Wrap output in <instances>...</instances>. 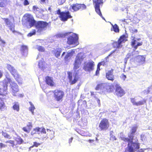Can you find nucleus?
<instances>
[{"mask_svg":"<svg viewBox=\"0 0 152 152\" xmlns=\"http://www.w3.org/2000/svg\"><path fill=\"white\" fill-rule=\"evenodd\" d=\"M56 14L59 15L60 20L62 21H66L69 19L72 18L70 12L68 11L61 12L60 9L56 11Z\"/></svg>","mask_w":152,"mask_h":152,"instance_id":"obj_1","label":"nucleus"},{"mask_svg":"<svg viewBox=\"0 0 152 152\" xmlns=\"http://www.w3.org/2000/svg\"><path fill=\"white\" fill-rule=\"evenodd\" d=\"M50 22L47 23L43 21H37L35 24V27L37 29V32L41 33L43 30H45L50 25Z\"/></svg>","mask_w":152,"mask_h":152,"instance_id":"obj_2","label":"nucleus"},{"mask_svg":"<svg viewBox=\"0 0 152 152\" xmlns=\"http://www.w3.org/2000/svg\"><path fill=\"white\" fill-rule=\"evenodd\" d=\"M83 58V56L81 53H79L77 55L73 64V69L74 70H76L80 67Z\"/></svg>","mask_w":152,"mask_h":152,"instance_id":"obj_3","label":"nucleus"},{"mask_svg":"<svg viewBox=\"0 0 152 152\" xmlns=\"http://www.w3.org/2000/svg\"><path fill=\"white\" fill-rule=\"evenodd\" d=\"M47 132L46 131L44 127L42 128L41 133L42 134H45V135L42 136V138L43 139H47L50 138L51 139L53 137L54 132L49 129H47Z\"/></svg>","mask_w":152,"mask_h":152,"instance_id":"obj_4","label":"nucleus"},{"mask_svg":"<svg viewBox=\"0 0 152 152\" xmlns=\"http://www.w3.org/2000/svg\"><path fill=\"white\" fill-rule=\"evenodd\" d=\"M78 37L77 35L73 33L72 35L69 36L67 38V43L69 45L76 44L77 45L78 43Z\"/></svg>","mask_w":152,"mask_h":152,"instance_id":"obj_5","label":"nucleus"},{"mask_svg":"<svg viewBox=\"0 0 152 152\" xmlns=\"http://www.w3.org/2000/svg\"><path fill=\"white\" fill-rule=\"evenodd\" d=\"M86 8V6L85 4L77 3L72 4L70 7V9L72 10L73 12H77L79 10H82Z\"/></svg>","mask_w":152,"mask_h":152,"instance_id":"obj_6","label":"nucleus"},{"mask_svg":"<svg viewBox=\"0 0 152 152\" xmlns=\"http://www.w3.org/2000/svg\"><path fill=\"white\" fill-rule=\"evenodd\" d=\"M54 96L56 101H61L64 96V92L62 91L59 89H56L53 91Z\"/></svg>","mask_w":152,"mask_h":152,"instance_id":"obj_7","label":"nucleus"},{"mask_svg":"<svg viewBox=\"0 0 152 152\" xmlns=\"http://www.w3.org/2000/svg\"><path fill=\"white\" fill-rule=\"evenodd\" d=\"M7 68L16 80L17 81H18L20 79V76L14 67L10 64H7Z\"/></svg>","mask_w":152,"mask_h":152,"instance_id":"obj_8","label":"nucleus"},{"mask_svg":"<svg viewBox=\"0 0 152 152\" xmlns=\"http://www.w3.org/2000/svg\"><path fill=\"white\" fill-rule=\"evenodd\" d=\"M132 39L131 42V45L132 47L133 48L134 50H135L138 48V47L141 46L142 44V42H137V41L140 39V38L135 39L134 37L132 36Z\"/></svg>","mask_w":152,"mask_h":152,"instance_id":"obj_9","label":"nucleus"},{"mask_svg":"<svg viewBox=\"0 0 152 152\" xmlns=\"http://www.w3.org/2000/svg\"><path fill=\"white\" fill-rule=\"evenodd\" d=\"M115 93L117 96L121 97L125 94V92L118 84H116L115 85Z\"/></svg>","mask_w":152,"mask_h":152,"instance_id":"obj_10","label":"nucleus"},{"mask_svg":"<svg viewBox=\"0 0 152 152\" xmlns=\"http://www.w3.org/2000/svg\"><path fill=\"white\" fill-rule=\"evenodd\" d=\"M26 17V21L29 23V25L30 27H32L34 25L35 26L37 23L32 15L28 14Z\"/></svg>","mask_w":152,"mask_h":152,"instance_id":"obj_11","label":"nucleus"},{"mask_svg":"<svg viewBox=\"0 0 152 152\" xmlns=\"http://www.w3.org/2000/svg\"><path fill=\"white\" fill-rule=\"evenodd\" d=\"M67 73L68 74V77L69 80V82L70 84L72 85L75 83L78 80L79 78L78 76H77V77H76V75L77 73H76L75 76H74V79L73 80H72V72H68Z\"/></svg>","mask_w":152,"mask_h":152,"instance_id":"obj_12","label":"nucleus"},{"mask_svg":"<svg viewBox=\"0 0 152 152\" xmlns=\"http://www.w3.org/2000/svg\"><path fill=\"white\" fill-rule=\"evenodd\" d=\"M94 62H89L85 63L83 69L86 71H90L94 69Z\"/></svg>","mask_w":152,"mask_h":152,"instance_id":"obj_13","label":"nucleus"},{"mask_svg":"<svg viewBox=\"0 0 152 152\" xmlns=\"http://www.w3.org/2000/svg\"><path fill=\"white\" fill-rule=\"evenodd\" d=\"M113 69H111L106 73V77L108 80L113 81L115 79L114 76L113 75Z\"/></svg>","mask_w":152,"mask_h":152,"instance_id":"obj_14","label":"nucleus"},{"mask_svg":"<svg viewBox=\"0 0 152 152\" xmlns=\"http://www.w3.org/2000/svg\"><path fill=\"white\" fill-rule=\"evenodd\" d=\"M103 3L102 0H96V11L98 15L100 16L103 18H104L103 17L101 13L99 8V4Z\"/></svg>","mask_w":152,"mask_h":152,"instance_id":"obj_15","label":"nucleus"},{"mask_svg":"<svg viewBox=\"0 0 152 152\" xmlns=\"http://www.w3.org/2000/svg\"><path fill=\"white\" fill-rule=\"evenodd\" d=\"M78 108L80 110H84L87 106V102L86 100H80L78 102Z\"/></svg>","mask_w":152,"mask_h":152,"instance_id":"obj_16","label":"nucleus"},{"mask_svg":"<svg viewBox=\"0 0 152 152\" xmlns=\"http://www.w3.org/2000/svg\"><path fill=\"white\" fill-rule=\"evenodd\" d=\"M62 52V49L60 48H54L52 51V53L56 58H58L60 56Z\"/></svg>","mask_w":152,"mask_h":152,"instance_id":"obj_17","label":"nucleus"},{"mask_svg":"<svg viewBox=\"0 0 152 152\" xmlns=\"http://www.w3.org/2000/svg\"><path fill=\"white\" fill-rule=\"evenodd\" d=\"M114 86L113 85H109L105 84L104 91H105L108 93H110L113 91Z\"/></svg>","mask_w":152,"mask_h":152,"instance_id":"obj_18","label":"nucleus"},{"mask_svg":"<svg viewBox=\"0 0 152 152\" xmlns=\"http://www.w3.org/2000/svg\"><path fill=\"white\" fill-rule=\"evenodd\" d=\"M45 82L48 85L51 86H54V82L53 80L52 77L48 76L45 77Z\"/></svg>","mask_w":152,"mask_h":152,"instance_id":"obj_19","label":"nucleus"},{"mask_svg":"<svg viewBox=\"0 0 152 152\" xmlns=\"http://www.w3.org/2000/svg\"><path fill=\"white\" fill-rule=\"evenodd\" d=\"M32 127V125L31 123L29 122L28 124L27 125L26 127H24L22 128L23 130L27 133L30 132Z\"/></svg>","mask_w":152,"mask_h":152,"instance_id":"obj_20","label":"nucleus"},{"mask_svg":"<svg viewBox=\"0 0 152 152\" xmlns=\"http://www.w3.org/2000/svg\"><path fill=\"white\" fill-rule=\"evenodd\" d=\"M11 87L14 93H16L18 91V86L16 83H12L11 85Z\"/></svg>","mask_w":152,"mask_h":152,"instance_id":"obj_21","label":"nucleus"},{"mask_svg":"<svg viewBox=\"0 0 152 152\" xmlns=\"http://www.w3.org/2000/svg\"><path fill=\"white\" fill-rule=\"evenodd\" d=\"M105 84L101 83L98 84L96 87V90L101 91L102 92L104 91Z\"/></svg>","mask_w":152,"mask_h":152,"instance_id":"obj_22","label":"nucleus"},{"mask_svg":"<svg viewBox=\"0 0 152 152\" xmlns=\"http://www.w3.org/2000/svg\"><path fill=\"white\" fill-rule=\"evenodd\" d=\"M105 64V62L104 61H102L99 62L97 65V68L96 71V75H98L99 74V71L100 70V66L101 65L104 66Z\"/></svg>","mask_w":152,"mask_h":152,"instance_id":"obj_23","label":"nucleus"},{"mask_svg":"<svg viewBox=\"0 0 152 152\" xmlns=\"http://www.w3.org/2000/svg\"><path fill=\"white\" fill-rule=\"evenodd\" d=\"M127 37H126L125 34L122 35L120 37L118 41L121 44L122 43H124L127 40Z\"/></svg>","mask_w":152,"mask_h":152,"instance_id":"obj_24","label":"nucleus"},{"mask_svg":"<svg viewBox=\"0 0 152 152\" xmlns=\"http://www.w3.org/2000/svg\"><path fill=\"white\" fill-rule=\"evenodd\" d=\"M6 107L4 102V99L0 97V110H3L4 109H6Z\"/></svg>","mask_w":152,"mask_h":152,"instance_id":"obj_25","label":"nucleus"},{"mask_svg":"<svg viewBox=\"0 0 152 152\" xmlns=\"http://www.w3.org/2000/svg\"><path fill=\"white\" fill-rule=\"evenodd\" d=\"M145 57L143 56H138L137 58L138 62L141 64H143L145 63Z\"/></svg>","mask_w":152,"mask_h":152,"instance_id":"obj_26","label":"nucleus"},{"mask_svg":"<svg viewBox=\"0 0 152 152\" xmlns=\"http://www.w3.org/2000/svg\"><path fill=\"white\" fill-rule=\"evenodd\" d=\"M112 28L111 29V31H113L116 33H118L119 31V29L118 26L116 24H115L114 25L112 24Z\"/></svg>","mask_w":152,"mask_h":152,"instance_id":"obj_27","label":"nucleus"},{"mask_svg":"<svg viewBox=\"0 0 152 152\" xmlns=\"http://www.w3.org/2000/svg\"><path fill=\"white\" fill-rule=\"evenodd\" d=\"M75 53L74 50H72L70 52L68 53L64 57V60L65 61H67L69 58L71 56H72L73 54H74Z\"/></svg>","mask_w":152,"mask_h":152,"instance_id":"obj_28","label":"nucleus"},{"mask_svg":"<svg viewBox=\"0 0 152 152\" xmlns=\"http://www.w3.org/2000/svg\"><path fill=\"white\" fill-rule=\"evenodd\" d=\"M9 28L10 30L12 31V32L14 33H17L18 34L22 35V34L21 33H20L19 32H18L15 30V25L14 24H12L10 25V26H9Z\"/></svg>","mask_w":152,"mask_h":152,"instance_id":"obj_29","label":"nucleus"},{"mask_svg":"<svg viewBox=\"0 0 152 152\" xmlns=\"http://www.w3.org/2000/svg\"><path fill=\"white\" fill-rule=\"evenodd\" d=\"M4 80L6 81H5L6 84L3 86V87L4 88V91H6L7 90V85L9 83H10L11 82V79L9 77H6V79H4Z\"/></svg>","mask_w":152,"mask_h":152,"instance_id":"obj_30","label":"nucleus"},{"mask_svg":"<svg viewBox=\"0 0 152 152\" xmlns=\"http://www.w3.org/2000/svg\"><path fill=\"white\" fill-rule=\"evenodd\" d=\"M112 45L114 48H118L122 47V45L120 43L119 41H114Z\"/></svg>","mask_w":152,"mask_h":152,"instance_id":"obj_31","label":"nucleus"},{"mask_svg":"<svg viewBox=\"0 0 152 152\" xmlns=\"http://www.w3.org/2000/svg\"><path fill=\"white\" fill-rule=\"evenodd\" d=\"M12 107L14 110L18 112L20 110L19 103L18 102H14Z\"/></svg>","mask_w":152,"mask_h":152,"instance_id":"obj_32","label":"nucleus"},{"mask_svg":"<svg viewBox=\"0 0 152 152\" xmlns=\"http://www.w3.org/2000/svg\"><path fill=\"white\" fill-rule=\"evenodd\" d=\"M78 124L81 126L84 127L87 125V121L85 119H81L79 121Z\"/></svg>","mask_w":152,"mask_h":152,"instance_id":"obj_33","label":"nucleus"},{"mask_svg":"<svg viewBox=\"0 0 152 152\" xmlns=\"http://www.w3.org/2000/svg\"><path fill=\"white\" fill-rule=\"evenodd\" d=\"M71 33V32H67L64 34H59L58 35V36L60 38H64L68 36Z\"/></svg>","mask_w":152,"mask_h":152,"instance_id":"obj_34","label":"nucleus"},{"mask_svg":"<svg viewBox=\"0 0 152 152\" xmlns=\"http://www.w3.org/2000/svg\"><path fill=\"white\" fill-rule=\"evenodd\" d=\"M29 103L31 105L30 107L29 108V110L31 111L32 113L33 114L34 113V110H35V107L31 102H29Z\"/></svg>","mask_w":152,"mask_h":152,"instance_id":"obj_35","label":"nucleus"},{"mask_svg":"<svg viewBox=\"0 0 152 152\" xmlns=\"http://www.w3.org/2000/svg\"><path fill=\"white\" fill-rule=\"evenodd\" d=\"M15 141L17 142V144L19 145L22 144L23 142V139L20 137L16 138L15 139Z\"/></svg>","mask_w":152,"mask_h":152,"instance_id":"obj_36","label":"nucleus"},{"mask_svg":"<svg viewBox=\"0 0 152 152\" xmlns=\"http://www.w3.org/2000/svg\"><path fill=\"white\" fill-rule=\"evenodd\" d=\"M36 31L35 29H33L30 32L27 34L28 37H30L36 34Z\"/></svg>","mask_w":152,"mask_h":152,"instance_id":"obj_37","label":"nucleus"},{"mask_svg":"<svg viewBox=\"0 0 152 152\" xmlns=\"http://www.w3.org/2000/svg\"><path fill=\"white\" fill-rule=\"evenodd\" d=\"M146 102V100L143 99L142 100L140 101L137 102V106H138L139 105H142L144 104Z\"/></svg>","mask_w":152,"mask_h":152,"instance_id":"obj_38","label":"nucleus"},{"mask_svg":"<svg viewBox=\"0 0 152 152\" xmlns=\"http://www.w3.org/2000/svg\"><path fill=\"white\" fill-rule=\"evenodd\" d=\"M2 135L5 138L8 139H10L12 138V137H11L9 134L6 132L3 133Z\"/></svg>","mask_w":152,"mask_h":152,"instance_id":"obj_39","label":"nucleus"},{"mask_svg":"<svg viewBox=\"0 0 152 152\" xmlns=\"http://www.w3.org/2000/svg\"><path fill=\"white\" fill-rule=\"evenodd\" d=\"M3 20H4L5 22V23L6 25H10V20L8 18H2Z\"/></svg>","mask_w":152,"mask_h":152,"instance_id":"obj_40","label":"nucleus"},{"mask_svg":"<svg viewBox=\"0 0 152 152\" xmlns=\"http://www.w3.org/2000/svg\"><path fill=\"white\" fill-rule=\"evenodd\" d=\"M37 49L39 52H44L45 51L44 48L42 46H39L38 47Z\"/></svg>","mask_w":152,"mask_h":152,"instance_id":"obj_41","label":"nucleus"},{"mask_svg":"<svg viewBox=\"0 0 152 152\" xmlns=\"http://www.w3.org/2000/svg\"><path fill=\"white\" fill-rule=\"evenodd\" d=\"M40 145V143H38L37 142H33V145L31 146L30 147V148H32L34 147H37Z\"/></svg>","mask_w":152,"mask_h":152,"instance_id":"obj_42","label":"nucleus"},{"mask_svg":"<svg viewBox=\"0 0 152 152\" xmlns=\"http://www.w3.org/2000/svg\"><path fill=\"white\" fill-rule=\"evenodd\" d=\"M131 102L132 103L133 105H137V102H136V100L134 98H132L131 99Z\"/></svg>","mask_w":152,"mask_h":152,"instance_id":"obj_43","label":"nucleus"},{"mask_svg":"<svg viewBox=\"0 0 152 152\" xmlns=\"http://www.w3.org/2000/svg\"><path fill=\"white\" fill-rule=\"evenodd\" d=\"M5 142L6 143H10V144H11L12 145V147H13L15 145V144H14L15 142H14V141H13V140H7V141Z\"/></svg>","mask_w":152,"mask_h":152,"instance_id":"obj_44","label":"nucleus"},{"mask_svg":"<svg viewBox=\"0 0 152 152\" xmlns=\"http://www.w3.org/2000/svg\"><path fill=\"white\" fill-rule=\"evenodd\" d=\"M130 31L132 34H134L136 33L137 32V30L135 29L131 28Z\"/></svg>","mask_w":152,"mask_h":152,"instance_id":"obj_45","label":"nucleus"},{"mask_svg":"<svg viewBox=\"0 0 152 152\" xmlns=\"http://www.w3.org/2000/svg\"><path fill=\"white\" fill-rule=\"evenodd\" d=\"M65 1L66 0H58V3L59 5L63 4Z\"/></svg>","mask_w":152,"mask_h":152,"instance_id":"obj_46","label":"nucleus"},{"mask_svg":"<svg viewBox=\"0 0 152 152\" xmlns=\"http://www.w3.org/2000/svg\"><path fill=\"white\" fill-rule=\"evenodd\" d=\"M40 129L41 128H40L37 127L34 129V131L35 132H38L40 131Z\"/></svg>","mask_w":152,"mask_h":152,"instance_id":"obj_47","label":"nucleus"},{"mask_svg":"<svg viewBox=\"0 0 152 152\" xmlns=\"http://www.w3.org/2000/svg\"><path fill=\"white\" fill-rule=\"evenodd\" d=\"M21 49L22 50L24 51L27 49V47L26 46L23 45L21 46Z\"/></svg>","mask_w":152,"mask_h":152,"instance_id":"obj_48","label":"nucleus"},{"mask_svg":"<svg viewBox=\"0 0 152 152\" xmlns=\"http://www.w3.org/2000/svg\"><path fill=\"white\" fill-rule=\"evenodd\" d=\"M5 5V4L4 2V1L0 2V7H4Z\"/></svg>","mask_w":152,"mask_h":152,"instance_id":"obj_49","label":"nucleus"},{"mask_svg":"<svg viewBox=\"0 0 152 152\" xmlns=\"http://www.w3.org/2000/svg\"><path fill=\"white\" fill-rule=\"evenodd\" d=\"M33 9L35 11H37L38 9H39V8L36 6H34L33 7Z\"/></svg>","mask_w":152,"mask_h":152,"instance_id":"obj_50","label":"nucleus"},{"mask_svg":"<svg viewBox=\"0 0 152 152\" xmlns=\"http://www.w3.org/2000/svg\"><path fill=\"white\" fill-rule=\"evenodd\" d=\"M6 146V145L3 144L2 143H0V148H5Z\"/></svg>","mask_w":152,"mask_h":152,"instance_id":"obj_51","label":"nucleus"},{"mask_svg":"<svg viewBox=\"0 0 152 152\" xmlns=\"http://www.w3.org/2000/svg\"><path fill=\"white\" fill-rule=\"evenodd\" d=\"M128 20V19H123L121 20V21L122 22H125L126 23H128V22L127 21Z\"/></svg>","mask_w":152,"mask_h":152,"instance_id":"obj_52","label":"nucleus"},{"mask_svg":"<svg viewBox=\"0 0 152 152\" xmlns=\"http://www.w3.org/2000/svg\"><path fill=\"white\" fill-rule=\"evenodd\" d=\"M121 78L124 80H125L126 78V76L124 75V74H122L121 75Z\"/></svg>","mask_w":152,"mask_h":152,"instance_id":"obj_53","label":"nucleus"},{"mask_svg":"<svg viewBox=\"0 0 152 152\" xmlns=\"http://www.w3.org/2000/svg\"><path fill=\"white\" fill-rule=\"evenodd\" d=\"M48 0H40V2L41 4H45L46 3V1H48Z\"/></svg>","mask_w":152,"mask_h":152,"instance_id":"obj_54","label":"nucleus"},{"mask_svg":"<svg viewBox=\"0 0 152 152\" xmlns=\"http://www.w3.org/2000/svg\"><path fill=\"white\" fill-rule=\"evenodd\" d=\"M97 102L98 104V105L99 106L100 105V100L99 99H97Z\"/></svg>","mask_w":152,"mask_h":152,"instance_id":"obj_55","label":"nucleus"},{"mask_svg":"<svg viewBox=\"0 0 152 152\" xmlns=\"http://www.w3.org/2000/svg\"><path fill=\"white\" fill-rule=\"evenodd\" d=\"M3 76V73L0 70V78H1Z\"/></svg>","mask_w":152,"mask_h":152,"instance_id":"obj_56","label":"nucleus"},{"mask_svg":"<svg viewBox=\"0 0 152 152\" xmlns=\"http://www.w3.org/2000/svg\"><path fill=\"white\" fill-rule=\"evenodd\" d=\"M115 50H114L112 51L108 55V56H110L113 53H114L115 52Z\"/></svg>","mask_w":152,"mask_h":152,"instance_id":"obj_57","label":"nucleus"},{"mask_svg":"<svg viewBox=\"0 0 152 152\" xmlns=\"http://www.w3.org/2000/svg\"><path fill=\"white\" fill-rule=\"evenodd\" d=\"M88 141L89 142H94V140H89Z\"/></svg>","mask_w":152,"mask_h":152,"instance_id":"obj_58","label":"nucleus"},{"mask_svg":"<svg viewBox=\"0 0 152 152\" xmlns=\"http://www.w3.org/2000/svg\"><path fill=\"white\" fill-rule=\"evenodd\" d=\"M149 89H150L149 88H148V89L147 90V91H146V92L147 93V94H148V93H149L150 92V91Z\"/></svg>","mask_w":152,"mask_h":152,"instance_id":"obj_59","label":"nucleus"},{"mask_svg":"<svg viewBox=\"0 0 152 152\" xmlns=\"http://www.w3.org/2000/svg\"><path fill=\"white\" fill-rule=\"evenodd\" d=\"M72 139H73V138H72V137L70 139H69V143H70V142H72Z\"/></svg>","mask_w":152,"mask_h":152,"instance_id":"obj_60","label":"nucleus"},{"mask_svg":"<svg viewBox=\"0 0 152 152\" xmlns=\"http://www.w3.org/2000/svg\"><path fill=\"white\" fill-rule=\"evenodd\" d=\"M48 10L50 11V12H51V7H49L48 8Z\"/></svg>","mask_w":152,"mask_h":152,"instance_id":"obj_61","label":"nucleus"},{"mask_svg":"<svg viewBox=\"0 0 152 152\" xmlns=\"http://www.w3.org/2000/svg\"><path fill=\"white\" fill-rule=\"evenodd\" d=\"M150 41L151 43L152 44V36L150 38Z\"/></svg>","mask_w":152,"mask_h":152,"instance_id":"obj_62","label":"nucleus"},{"mask_svg":"<svg viewBox=\"0 0 152 152\" xmlns=\"http://www.w3.org/2000/svg\"><path fill=\"white\" fill-rule=\"evenodd\" d=\"M65 52H63L61 55V57L63 56H64V55L65 54Z\"/></svg>","mask_w":152,"mask_h":152,"instance_id":"obj_63","label":"nucleus"},{"mask_svg":"<svg viewBox=\"0 0 152 152\" xmlns=\"http://www.w3.org/2000/svg\"><path fill=\"white\" fill-rule=\"evenodd\" d=\"M1 41L2 42V43H3V44H4L5 43V42L4 41L1 40V41Z\"/></svg>","mask_w":152,"mask_h":152,"instance_id":"obj_64","label":"nucleus"}]
</instances>
